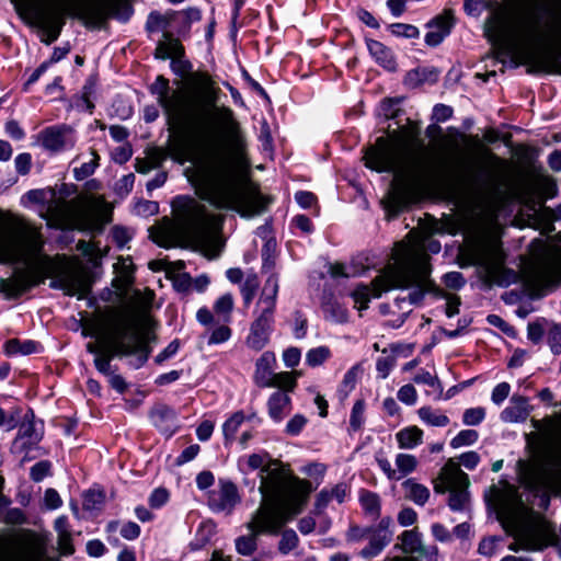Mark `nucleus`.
I'll return each instance as SVG.
<instances>
[{"mask_svg": "<svg viewBox=\"0 0 561 561\" xmlns=\"http://www.w3.org/2000/svg\"><path fill=\"white\" fill-rule=\"evenodd\" d=\"M367 48L371 57L385 69L389 71L396 69L397 65L392 51L382 43L375 39H368Z\"/></svg>", "mask_w": 561, "mask_h": 561, "instance_id": "7c9ffc66", "label": "nucleus"}, {"mask_svg": "<svg viewBox=\"0 0 561 561\" xmlns=\"http://www.w3.org/2000/svg\"><path fill=\"white\" fill-rule=\"evenodd\" d=\"M389 30L391 34L405 38H415L420 34L416 26L405 23H393L389 26Z\"/></svg>", "mask_w": 561, "mask_h": 561, "instance_id": "052dcab7", "label": "nucleus"}, {"mask_svg": "<svg viewBox=\"0 0 561 561\" xmlns=\"http://www.w3.org/2000/svg\"><path fill=\"white\" fill-rule=\"evenodd\" d=\"M146 28L148 32H162L163 39H165V36L173 37V10H168L164 13L158 11L151 12L147 19Z\"/></svg>", "mask_w": 561, "mask_h": 561, "instance_id": "393cba45", "label": "nucleus"}, {"mask_svg": "<svg viewBox=\"0 0 561 561\" xmlns=\"http://www.w3.org/2000/svg\"><path fill=\"white\" fill-rule=\"evenodd\" d=\"M276 357L273 352H264L255 363L254 382L261 388H271Z\"/></svg>", "mask_w": 561, "mask_h": 561, "instance_id": "5701e85b", "label": "nucleus"}, {"mask_svg": "<svg viewBox=\"0 0 561 561\" xmlns=\"http://www.w3.org/2000/svg\"><path fill=\"white\" fill-rule=\"evenodd\" d=\"M297 381L294 373L282 371L275 373L271 381V388H277V391L290 393L296 388Z\"/></svg>", "mask_w": 561, "mask_h": 561, "instance_id": "58836bf2", "label": "nucleus"}, {"mask_svg": "<svg viewBox=\"0 0 561 561\" xmlns=\"http://www.w3.org/2000/svg\"><path fill=\"white\" fill-rule=\"evenodd\" d=\"M419 419L426 426L445 427L450 423L448 415L440 409L423 405L416 411Z\"/></svg>", "mask_w": 561, "mask_h": 561, "instance_id": "2f4dec72", "label": "nucleus"}, {"mask_svg": "<svg viewBox=\"0 0 561 561\" xmlns=\"http://www.w3.org/2000/svg\"><path fill=\"white\" fill-rule=\"evenodd\" d=\"M174 222L165 221L150 229V237L160 247L172 248L179 238H185L202 247L209 259L219 253L217 242L221 219L190 196H178L172 202Z\"/></svg>", "mask_w": 561, "mask_h": 561, "instance_id": "39448f33", "label": "nucleus"}, {"mask_svg": "<svg viewBox=\"0 0 561 561\" xmlns=\"http://www.w3.org/2000/svg\"><path fill=\"white\" fill-rule=\"evenodd\" d=\"M394 463L397 467L398 476H401L402 479L416 469L417 459L414 455L411 454H398L396 456Z\"/></svg>", "mask_w": 561, "mask_h": 561, "instance_id": "79ce46f5", "label": "nucleus"}, {"mask_svg": "<svg viewBox=\"0 0 561 561\" xmlns=\"http://www.w3.org/2000/svg\"><path fill=\"white\" fill-rule=\"evenodd\" d=\"M153 298L154 294L151 290H147L145 293L137 291L134 297V302L139 312L146 314L151 309Z\"/></svg>", "mask_w": 561, "mask_h": 561, "instance_id": "680f3d73", "label": "nucleus"}, {"mask_svg": "<svg viewBox=\"0 0 561 561\" xmlns=\"http://www.w3.org/2000/svg\"><path fill=\"white\" fill-rule=\"evenodd\" d=\"M403 249L409 250H417L420 256H422L423 268H417L412 271L411 276L409 277V287H414V289L408 294L407 297H399L396 299V305L399 309H403V304L408 302L410 306L416 305L422 301L425 291H432L435 288V283L430 279L431 266H430V256L426 251L432 253H438L440 251V243L435 240H421L414 239L410 236L408 240H403L394 245L392 252V262H396V254L398 251Z\"/></svg>", "mask_w": 561, "mask_h": 561, "instance_id": "f8f14e48", "label": "nucleus"}, {"mask_svg": "<svg viewBox=\"0 0 561 561\" xmlns=\"http://www.w3.org/2000/svg\"><path fill=\"white\" fill-rule=\"evenodd\" d=\"M522 484L529 491L539 492L546 490L551 480L550 469L541 460H533L523 463L519 473Z\"/></svg>", "mask_w": 561, "mask_h": 561, "instance_id": "6ab92c4d", "label": "nucleus"}, {"mask_svg": "<svg viewBox=\"0 0 561 561\" xmlns=\"http://www.w3.org/2000/svg\"><path fill=\"white\" fill-rule=\"evenodd\" d=\"M398 400L407 405H414L417 401V392L413 385L407 383L397 392Z\"/></svg>", "mask_w": 561, "mask_h": 561, "instance_id": "0e129e2a", "label": "nucleus"}, {"mask_svg": "<svg viewBox=\"0 0 561 561\" xmlns=\"http://www.w3.org/2000/svg\"><path fill=\"white\" fill-rule=\"evenodd\" d=\"M469 477L461 470L459 462L454 458H449L434 481V491L445 494L447 491L469 486Z\"/></svg>", "mask_w": 561, "mask_h": 561, "instance_id": "a211bd4d", "label": "nucleus"}, {"mask_svg": "<svg viewBox=\"0 0 561 561\" xmlns=\"http://www.w3.org/2000/svg\"><path fill=\"white\" fill-rule=\"evenodd\" d=\"M15 541L19 543L25 556H31L34 551H36L39 546L38 536L32 530H21L15 535Z\"/></svg>", "mask_w": 561, "mask_h": 561, "instance_id": "4c0bfd02", "label": "nucleus"}, {"mask_svg": "<svg viewBox=\"0 0 561 561\" xmlns=\"http://www.w3.org/2000/svg\"><path fill=\"white\" fill-rule=\"evenodd\" d=\"M27 22L38 27L42 42H55L67 16L83 20L89 24H100L107 18L106 7L100 2L81 0H24Z\"/></svg>", "mask_w": 561, "mask_h": 561, "instance_id": "0eeeda50", "label": "nucleus"}, {"mask_svg": "<svg viewBox=\"0 0 561 561\" xmlns=\"http://www.w3.org/2000/svg\"><path fill=\"white\" fill-rule=\"evenodd\" d=\"M104 493L100 490L91 489L84 493L83 506L87 510H98L104 503Z\"/></svg>", "mask_w": 561, "mask_h": 561, "instance_id": "4d7b16f0", "label": "nucleus"}, {"mask_svg": "<svg viewBox=\"0 0 561 561\" xmlns=\"http://www.w3.org/2000/svg\"><path fill=\"white\" fill-rule=\"evenodd\" d=\"M43 244L39 231L24 218L13 214L0 216V263L25 265L1 283V290L9 297H19L50 277V287L81 297L84 285L78 272L67 257L43 254Z\"/></svg>", "mask_w": 561, "mask_h": 561, "instance_id": "f03ea898", "label": "nucleus"}, {"mask_svg": "<svg viewBox=\"0 0 561 561\" xmlns=\"http://www.w3.org/2000/svg\"><path fill=\"white\" fill-rule=\"evenodd\" d=\"M115 278L113 285L125 294L134 280V264L130 257H119L114 264Z\"/></svg>", "mask_w": 561, "mask_h": 561, "instance_id": "cd10ccee", "label": "nucleus"}, {"mask_svg": "<svg viewBox=\"0 0 561 561\" xmlns=\"http://www.w3.org/2000/svg\"><path fill=\"white\" fill-rule=\"evenodd\" d=\"M95 343H88L87 351L95 356L104 352L112 355H140V364L147 360L144 353V344L139 335L135 320L128 314H114L107 318L95 333Z\"/></svg>", "mask_w": 561, "mask_h": 561, "instance_id": "1a4fd4ad", "label": "nucleus"}, {"mask_svg": "<svg viewBox=\"0 0 561 561\" xmlns=\"http://www.w3.org/2000/svg\"><path fill=\"white\" fill-rule=\"evenodd\" d=\"M322 311L324 318L334 323H344L348 319L347 309L333 299L323 302Z\"/></svg>", "mask_w": 561, "mask_h": 561, "instance_id": "c9c22d12", "label": "nucleus"}, {"mask_svg": "<svg viewBox=\"0 0 561 561\" xmlns=\"http://www.w3.org/2000/svg\"><path fill=\"white\" fill-rule=\"evenodd\" d=\"M260 282L255 274L249 275L241 286V295L245 306H249L253 300L255 293L259 288Z\"/></svg>", "mask_w": 561, "mask_h": 561, "instance_id": "864d4df0", "label": "nucleus"}, {"mask_svg": "<svg viewBox=\"0 0 561 561\" xmlns=\"http://www.w3.org/2000/svg\"><path fill=\"white\" fill-rule=\"evenodd\" d=\"M531 407L526 397L513 396L500 417L504 423H523L528 419Z\"/></svg>", "mask_w": 561, "mask_h": 561, "instance_id": "4be33fe9", "label": "nucleus"}, {"mask_svg": "<svg viewBox=\"0 0 561 561\" xmlns=\"http://www.w3.org/2000/svg\"><path fill=\"white\" fill-rule=\"evenodd\" d=\"M479 439V433L476 430H462L450 440V447L458 449L465 446H471Z\"/></svg>", "mask_w": 561, "mask_h": 561, "instance_id": "de8ad7c7", "label": "nucleus"}, {"mask_svg": "<svg viewBox=\"0 0 561 561\" xmlns=\"http://www.w3.org/2000/svg\"><path fill=\"white\" fill-rule=\"evenodd\" d=\"M400 540L405 552H415L421 547L420 535L415 530H405L401 534Z\"/></svg>", "mask_w": 561, "mask_h": 561, "instance_id": "5fc2aeb1", "label": "nucleus"}, {"mask_svg": "<svg viewBox=\"0 0 561 561\" xmlns=\"http://www.w3.org/2000/svg\"><path fill=\"white\" fill-rule=\"evenodd\" d=\"M484 34L506 55L529 58L561 43V16L540 9L511 21L504 12L495 11L485 21Z\"/></svg>", "mask_w": 561, "mask_h": 561, "instance_id": "20e7f679", "label": "nucleus"}, {"mask_svg": "<svg viewBox=\"0 0 561 561\" xmlns=\"http://www.w3.org/2000/svg\"><path fill=\"white\" fill-rule=\"evenodd\" d=\"M437 296H442L446 299V316L451 318L459 312L460 299L455 295L443 294V291L435 285V288L431 291Z\"/></svg>", "mask_w": 561, "mask_h": 561, "instance_id": "bf43d9fd", "label": "nucleus"}, {"mask_svg": "<svg viewBox=\"0 0 561 561\" xmlns=\"http://www.w3.org/2000/svg\"><path fill=\"white\" fill-rule=\"evenodd\" d=\"M245 416L244 413L241 411H238L233 413L229 419L226 420V422L222 424V433L225 436L226 442H231L234 438V435L237 434L238 430L242 425Z\"/></svg>", "mask_w": 561, "mask_h": 561, "instance_id": "c03bdc74", "label": "nucleus"}, {"mask_svg": "<svg viewBox=\"0 0 561 561\" xmlns=\"http://www.w3.org/2000/svg\"><path fill=\"white\" fill-rule=\"evenodd\" d=\"M469 486L447 491L449 493L448 506L451 511H462L469 503Z\"/></svg>", "mask_w": 561, "mask_h": 561, "instance_id": "a18cd8bd", "label": "nucleus"}, {"mask_svg": "<svg viewBox=\"0 0 561 561\" xmlns=\"http://www.w3.org/2000/svg\"><path fill=\"white\" fill-rule=\"evenodd\" d=\"M294 507L261 503L247 523L249 535L236 539V550L242 556H251L257 547V537L262 534L276 535L280 528L299 513Z\"/></svg>", "mask_w": 561, "mask_h": 561, "instance_id": "9b49d317", "label": "nucleus"}, {"mask_svg": "<svg viewBox=\"0 0 561 561\" xmlns=\"http://www.w3.org/2000/svg\"><path fill=\"white\" fill-rule=\"evenodd\" d=\"M234 301L231 294H224L214 304L215 313L221 317L225 323L231 321V312L233 310Z\"/></svg>", "mask_w": 561, "mask_h": 561, "instance_id": "a19ab883", "label": "nucleus"}, {"mask_svg": "<svg viewBox=\"0 0 561 561\" xmlns=\"http://www.w3.org/2000/svg\"><path fill=\"white\" fill-rule=\"evenodd\" d=\"M238 488L228 480H220L218 489L213 490L208 496V505L215 513L230 514L240 502Z\"/></svg>", "mask_w": 561, "mask_h": 561, "instance_id": "aec40b11", "label": "nucleus"}, {"mask_svg": "<svg viewBox=\"0 0 561 561\" xmlns=\"http://www.w3.org/2000/svg\"><path fill=\"white\" fill-rule=\"evenodd\" d=\"M422 256L417 250L403 249L396 254V262L389 263L370 284H359L352 291L354 307L358 311L366 310L371 299L379 298L382 293L393 288L409 287V277L412 271L423 268Z\"/></svg>", "mask_w": 561, "mask_h": 561, "instance_id": "9d476101", "label": "nucleus"}, {"mask_svg": "<svg viewBox=\"0 0 561 561\" xmlns=\"http://www.w3.org/2000/svg\"><path fill=\"white\" fill-rule=\"evenodd\" d=\"M453 19L449 14L436 18L428 24V31L425 35V43L430 46L439 45L444 38L450 33Z\"/></svg>", "mask_w": 561, "mask_h": 561, "instance_id": "a878e982", "label": "nucleus"}, {"mask_svg": "<svg viewBox=\"0 0 561 561\" xmlns=\"http://www.w3.org/2000/svg\"><path fill=\"white\" fill-rule=\"evenodd\" d=\"M396 365V356L388 355L379 357L376 362V370L378 373V376L382 379H386L390 371L392 370L393 366Z\"/></svg>", "mask_w": 561, "mask_h": 561, "instance_id": "69168bd1", "label": "nucleus"}, {"mask_svg": "<svg viewBox=\"0 0 561 561\" xmlns=\"http://www.w3.org/2000/svg\"><path fill=\"white\" fill-rule=\"evenodd\" d=\"M528 285L537 295H543L546 290L561 283V257L550 251L536 255L525 271Z\"/></svg>", "mask_w": 561, "mask_h": 561, "instance_id": "2eb2a0df", "label": "nucleus"}, {"mask_svg": "<svg viewBox=\"0 0 561 561\" xmlns=\"http://www.w3.org/2000/svg\"><path fill=\"white\" fill-rule=\"evenodd\" d=\"M512 531L526 551H541L551 546L561 558V542L556 528L543 517L536 516L533 523L519 524Z\"/></svg>", "mask_w": 561, "mask_h": 561, "instance_id": "4468645a", "label": "nucleus"}, {"mask_svg": "<svg viewBox=\"0 0 561 561\" xmlns=\"http://www.w3.org/2000/svg\"><path fill=\"white\" fill-rule=\"evenodd\" d=\"M331 357V350L328 346H318L310 348L306 353V364L310 367H318Z\"/></svg>", "mask_w": 561, "mask_h": 561, "instance_id": "37998d69", "label": "nucleus"}, {"mask_svg": "<svg viewBox=\"0 0 561 561\" xmlns=\"http://www.w3.org/2000/svg\"><path fill=\"white\" fill-rule=\"evenodd\" d=\"M486 415V411L482 407L466 409L462 413V423L466 426H477L481 424Z\"/></svg>", "mask_w": 561, "mask_h": 561, "instance_id": "603ef678", "label": "nucleus"}, {"mask_svg": "<svg viewBox=\"0 0 561 561\" xmlns=\"http://www.w3.org/2000/svg\"><path fill=\"white\" fill-rule=\"evenodd\" d=\"M369 543L360 550L359 556L369 559L379 554L382 549L391 541L390 536H382L381 534L370 529L368 534Z\"/></svg>", "mask_w": 561, "mask_h": 561, "instance_id": "473e14b6", "label": "nucleus"}, {"mask_svg": "<svg viewBox=\"0 0 561 561\" xmlns=\"http://www.w3.org/2000/svg\"><path fill=\"white\" fill-rule=\"evenodd\" d=\"M202 19V13L197 8H187L181 11L173 10L174 33L180 36L188 34L193 23Z\"/></svg>", "mask_w": 561, "mask_h": 561, "instance_id": "c85d7f7f", "label": "nucleus"}, {"mask_svg": "<svg viewBox=\"0 0 561 561\" xmlns=\"http://www.w3.org/2000/svg\"><path fill=\"white\" fill-rule=\"evenodd\" d=\"M150 91L169 124L178 129L170 144L175 160H188L196 141L211 144L185 172L196 194L214 207L237 211L244 218L261 214L265 207L263 196L241 178L245 165L244 140L233 112L226 106L211 105L206 111L211 127L196 125L192 100L185 89H172L169 80L159 76Z\"/></svg>", "mask_w": 561, "mask_h": 561, "instance_id": "f257e3e1", "label": "nucleus"}, {"mask_svg": "<svg viewBox=\"0 0 561 561\" xmlns=\"http://www.w3.org/2000/svg\"><path fill=\"white\" fill-rule=\"evenodd\" d=\"M91 159L88 162H83L80 167L73 169L76 180L81 181L92 175L95 169L99 167L100 157L95 150L90 152Z\"/></svg>", "mask_w": 561, "mask_h": 561, "instance_id": "09e8293b", "label": "nucleus"}, {"mask_svg": "<svg viewBox=\"0 0 561 561\" xmlns=\"http://www.w3.org/2000/svg\"><path fill=\"white\" fill-rule=\"evenodd\" d=\"M405 496L417 505H424L430 499V490L412 479L402 483Z\"/></svg>", "mask_w": 561, "mask_h": 561, "instance_id": "72a5a7b5", "label": "nucleus"}, {"mask_svg": "<svg viewBox=\"0 0 561 561\" xmlns=\"http://www.w3.org/2000/svg\"><path fill=\"white\" fill-rule=\"evenodd\" d=\"M241 473L248 474L260 469V493L261 503L272 505L290 506L293 513H300L311 492V484L308 481L293 478L287 466L279 460L272 459L265 453L244 455L237 461Z\"/></svg>", "mask_w": 561, "mask_h": 561, "instance_id": "423d86ee", "label": "nucleus"}, {"mask_svg": "<svg viewBox=\"0 0 561 561\" xmlns=\"http://www.w3.org/2000/svg\"><path fill=\"white\" fill-rule=\"evenodd\" d=\"M511 386L508 382L497 383L491 393V400L495 405H501L510 396Z\"/></svg>", "mask_w": 561, "mask_h": 561, "instance_id": "338daca9", "label": "nucleus"}, {"mask_svg": "<svg viewBox=\"0 0 561 561\" xmlns=\"http://www.w3.org/2000/svg\"><path fill=\"white\" fill-rule=\"evenodd\" d=\"M278 289L277 275H270L256 302L254 320L245 339V344L251 350L261 351L270 342V336L274 329Z\"/></svg>", "mask_w": 561, "mask_h": 561, "instance_id": "ddd939ff", "label": "nucleus"}, {"mask_svg": "<svg viewBox=\"0 0 561 561\" xmlns=\"http://www.w3.org/2000/svg\"><path fill=\"white\" fill-rule=\"evenodd\" d=\"M307 422V419L302 414H295L287 422L285 433L289 436H297L302 432Z\"/></svg>", "mask_w": 561, "mask_h": 561, "instance_id": "e2e57ef3", "label": "nucleus"}, {"mask_svg": "<svg viewBox=\"0 0 561 561\" xmlns=\"http://www.w3.org/2000/svg\"><path fill=\"white\" fill-rule=\"evenodd\" d=\"M42 144L46 149L51 151L72 148L76 144L75 131L68 126L47 128L42 134Z\"/></svg>", "mask_w": 561, "mask_h": 561, "instance_id": "412c9836", "label": "nucleus"}, {"mask_svg": "<svg viewBox=\"0 0 561 561\" xmlns=\"http://www.w3.org/2000/svg\"><path fill=\"white\" fill-rule=\"evenodd\" d=\"M268 416L275 423H280L293 409L291 398L284 391H274L267 400Z\"/></svg>", "mask_w": 561, "mask_h": 561, "instance_id": "b1692460", "label": "nucleus"}, {"mask_svg": "<svg viewBox=\"0 0 561 561\" xmlns=\"http://www.w3.org/2000/svg\"><path fill=\"white\" fill-rule=\"evenodd\" d=\"M175 412L165 404H158L150 412L152 424L162 433L171 435L175 428Z\"/></svg>", "mask_w": 561, "mask_h": 561, "instance_id": "bb28decb", "label": "nucleus"}, {"mask_svg": "<svg viewBox=\"0 0 561 561\" xmlns=\"http://www.w3.org/2000/svg\"><path fill=\"white\" fill-rule=\"evenodd\" d=\"M47 215L56 226L81 231H101L111 219V208L102 196H83L71 201L54 197Z\"/></svg>", "mask_w": 561, "mask_h": 561, "instance_id": "6e6552de", "label": "nucleus"}, {"mask_svg": "<svg viewBox=\"0 0 561 561\" xmlns=\"http://www.w3.org/2000/svg\"><path fill=\"white\" fill-rule=\"evenodd\" d=\"M423 430L416 425H410L396 433V440L401 449H414L423 443Z\"/></svg>", "mask_w": 561, "mask_h": 561, "instance_id": "c756f323", "label": "nucleus"}, {"mask_svg": "<svg viewBox=\"0 0 561 561\" xmlns=\"http://www.w3.org/2000/svg\"><path fill=\"white\" fill-rule=\"evenodd\" d=\"M154 55L160 59H171V69L180 77H184L192 69V64L184 56L183 45L174 37L165 36V39L160 41Z\"/></svg>", "mask_w": 561, "mask_h": 561, "instance_id": "f3484780", "label": "nucleus"}, {"mask_svg": "<svg viewBox=\"0 0 561 561\" xmlns=\"http://www.w3.org/2000/svg\"><path fill=\"white\" fill-rule=\"evenodd\" d=\"M420 127L410 123L393 131L389 139L380 137L367 149L365 165L377 172H392L393 180L385 203L396 216L415 202L427 183V163Z\"/></svg>", "mask_w": 561, "mask_h": 561, "instance_id": "7ed1b4c3", "label": "nucleus"}, {"mask_svg": "<svg viewBox=\"0 0 561 561\" xmlns=\"http://www.w3.org/2000/svg\"><path fill=\"white\" fill-rule=\"evenodd\" d=\"M536 519V517H533V518H524L519 515H513L511 517H507L504 522H503V525H504V528L505 530L512 536L514 537L515 541L513 543H511L508 546V549L511 551H514V552H517L519 550H524L522 548V545L518 542L517 538L512 534L513 529L515 526L519 525V524H524V523H533L534 520Z\"/></svg>", "mask_w": 561, "mask_h": 561, "instance_id": "49530a36", "label": "nucleus"}, {"mask_svg": "<svg viewBox=\"0 0 561 561\" xmlns=\"http://www.w3.org/2000/svg\"><path fill=\"white\" fill-rule=\"evenodd\" d=\"M362 374V367L359 365H355L352 368H350L340 385V392L347 396L351 391L354 390L356 382Z\"/></svg>", "mask_w": 561, "mask_h": 561, "instance_id": "3c124183", "label": "nucleus"}, {"mask_svg": "<svg viewBox=\"0 0 561 561\" xmlns=\"http://www.w3.org/2000/svg\"><path fill=\"white\" fill-rule=\"evenodd\" d=\"M359 502L367 516L373 519L380 516L381 504L378 494L364 490L359 494Z\"/></svg>", "mask_w": 561, "mask_h": 561, "instance_id": "e433bc0d", "label": "nucleus"}, {"mask_svg": "<svg viewBox=\"0 0 561 561\" xmlns=\"http://www.w3.org/2000/svg\"><path fill=\"white\" fill-rule=\"evenodd\" d=\"M299 539L297 534L293 529H286L282 534V538L278 543V550L283 554L289 553L298 546Z\"/></svg>", "mask_w": 561, "mask_h": 561, "instance_id": "6e6d98bb", "label": "nucleus"}, {"mask_svg": "<svg viewBox=\"0 0 561 561\" xmlns=\"http://www.w3.org/2000/svg\"><path fill=\"white\" fill-rule=\"evenodd\" d=\"M548 342L554 354L561 353V324H554L550 328Z\"/></svg>", "mask_w": 561, "mask_h": 561, "instance_id": "774afa93", "label": "nucleus"}, {"mask_svg": "<svg viewBox=\"0 0 561 561\" xmlns=\"http://www.w3.org/2000/svg\"><path fill=\"white\" fill-rule=\"evenodd\" d=\"M477 265L481 266L491 277H495L504 262V255L497 239L489 238L479 242L473 250Z\"/></svg>", "mask_w": 561, "mask_h": 561, "instance_id": "dca6fc26", "label": "nucleus"}, {"mask_svg": "<svg viewBox=\"0 0 561 561\" xmlns=\"http://www.w3.org/2000/svg\"><path fill=\"white\" fill-rule=\"evenodd\" d=\"M232 335L231 329L224 322L211 330L208 339V345H216L227 342Z\"/></svg>", "mask_w": 561, "mask_h": 561, "instance_id": "13d9d810", "label": "nucleus"}, {"mask_svg": "<svg viewBox=\"0 0 561 561\" xmlns=\"http://www.w3.org/2000/svg\"><path fill=\"white\" fill-rule=\"evenodd\" d=\"M366 403L363 399H358L352 407L350 415V432H358L363 428L366 417Z\"/></svg>", "mask_w": 561, "mask_h": 561, "instance_id": "ea45409f", "label": "nucleus"}, {"mask_svg": "<svg viewBox=\"0 0 561 561\" xmlns=\"http://www.w3.org/2000/svg\"><path fill=\"white\" fill-rule=\"evenodd\" d=\"M413 381L419 385L428 386L431 390L426 392L427 396H434V399L442 398L444 388L436 375L426 370H421L414 376Z\"/></svg>", "mask_w": 561, "mask_h": 561, "instance_id": "f704fd0d", "label": "nucleus"}, {"mask_svg": "<svg viewBox=\"0 0 561 561\" xmlns=\"http://www.w3.org/2000/svg\"><path fill=\"white\" fill-rule=\"evenodd\" d=\"M501 537L492 536L484 538L480 541L478 552L484 557H492L497 554L502 550Z\"/></svg>", "mask_w": 561, "mask_h": 561, "instance_id": "8fccbe9b", "label": "nucleus"}]
</instances>
